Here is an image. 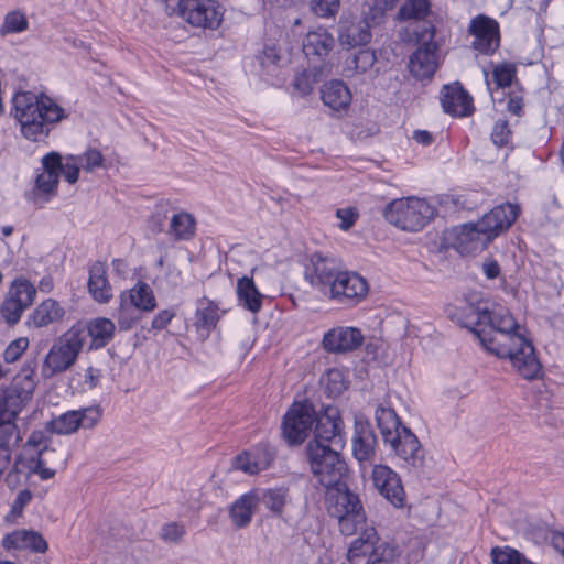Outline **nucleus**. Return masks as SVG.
<instances>
[{
  "label": "nucleus",
  "instance_id": "13d9d810",
  "mask_svg": "<svg viewBox=\"0 0 564 564\" xmlns=\"http://www.w3.org/2000/svg\"><path fill=\"white\" fill-rule=\"evenodd\" d=\"M185 534L183 525L172 522L163 525L160 536L166 542H178Z\"/></svg>",
  "mask_w": 564,
  "mask_h": 564
},
{
  "label": "nucleus",
  "instance_id": "c03bdc74",
  "mask_svg": "<svg viewBox=\"0 0 564 564\" xmlns=\"http://www.w3.org/2000/svg\"><path fill=\"white\" fill-rule=\"evenodd\" d=\"M171 206L169 203H160L155 206L153 214L150 216L148 226L153 232H161L164 230V221L170 219L169 216Z\"/></svg>",
  "mask_w": 564,
  "mask_h": 564
},
{
  "label": "nucleus",
  "instance_id": "338daca9",
  "mask_svg": "<svg viewBox=\"0 0 564 564\" xmlns=\"http://www.w3.org/2000/svg\"><path fill=\"white\" fill-rule=\"evenodd\" d=\"M413 139L423 145H429L433 142V135L425 130H416L413 133Z\"/></svg>",
  "mask_w": 564,
  "mask_h": 564
},
{
  "label": "nucleus",
  "instance_id": "0eeeda50",
  "mask_svg": "<svg viewBox=\"0 0 564 564\" xmlns=\"http://www.w3.org/2000/svg\"><path fill=\"white\" fill-rule=\"evenodd\" d=\"M36 387L35 365L24 366L14 377L11 386L0 393V430L10 434H21L17 420L30 402Z\"/></svg>",
  "mask_w": 564,
  "mask_h": 564
},
{
  "label": "nucleus",
  "instance_id": "e433bc0d",
  "mask_svg": "<svg viewBox=\"0 0 564 564\" xmlns=\"http://www.w3.org/2000/svg\"><path fill=\"white\" fill-rule=\"evenodd\" d=\"M166 232L176 240L191 239L195 234L194 217L186 212L173 213Z\"/></svg>",
  "mask_w": 564,
  "mask_h": 564
},
{
  "label": "nucleus",
  "instance_id": "9d476101",
  "mask_svg": "<svg viewBox=\"0 0 564 564\" xmlns=\"http://www.w3.org/2000/svg\"><path fill=\"white\" fill-rule=\"evenodd\" d=\"M434 36V26L424 29L417 35V48L409 61L410 73L416 79H431L442 63L440 46Z\"/></svg>",
  "mask_w": 564,
  "mask_h": 564
},
{
  "label": "nucleus",
  "instance_id": "a878e982",
  "mask_svg": "<svg viewBox=\"0 0 564 564\" xmlns=\"http://www.w3.org/2000/svg\"><path fill=\"white\" fill-rule=\"evenodd\" d=\"M73 326H82L85 330L84 344L90 337L96 348L106 346L112 339L116 329L113 322L106 317L95 318L87 325L78 322Z\"/></svg>",
  "mask_w": 564,
  "mask_h": 564
},
{
  "label": "nucleus",
  "instance_id": "39448f33",
  "mask_svg": "<svg viewBox=\"0 0 564 564\" xmlns=\"http://www.w3.org/2000/svg\"><path fill=\"white\" fill-rule=\"evenodd\" d=\"M377 426L383 443L403 460L406 467L419 469L424 464V451L416 435L404 426L393 409L379 406L376 410Z\"/></svg>",
  "mask_w": 564,
  "mask_h": 564
},
{
  "label": "nucleus",
  "instance_id": "a18cd8bd",
  "mask_svg": "<svg viewBox=\"0 0 564 564\" xmlns=\"http://www.w3.org/2000/svg\"><path fill=\"white\" fill-rule=\"evenodd\" d=\"M325 389L329 395H338L346 389L343 373L337 369H332L326 375Z\"/></svg>",
  "mask_w": 564,
  "mask_h": 564
},
{
  "label": "nucleus",
  "instance_id": "49530a36",
  "mask_svg": "<svg viewBox=\"0 0 564 564\" xmlns=\"http://www.w3.org/2000/svg\"><path fill=\"white\" fill-rule=\"evenodd\" d=\"M311 9L316 15L333 17L339 9V0H312Z\"/></svg>",
  "mask_w": 564,
  "mask_h": 564
},
{
  "label": "nucleus",
  "instance_id": "cd10ccee",
  "mask_svg": "<svg viewBox=\"0 0 564 564\" xmlns=\"http://www.w3.org/2000/svg\"><path fill=\"white\" fill-rule=\"evenodd\" d=\"M333 46L334 39L325 29L308 32L303 41V52L307 58L325 57Z\"/></svg>",
  "mask_w": 564,
  "mask_h": 564
},
{
  "label": "nucleus",
  "instance_id": "6ab92c4d",
  "mask_svg": "<svg viewBox=\"0 0 564 564\" xmlns=\"http://www.w3.org/2000/svg\"><path fill=\"white\" fill-rule=\"evenodd\" d=\"M469 32L474 36L473 46L482 54H491L499 46V25L487 17H477L471 20Z\"/></svg>",
  "mask_w": 564,
  "mask_h": 564
},
{
  "label": "nucleus",
  "instance_id": "680f3d73",
  "mask_svg": "<svg viewBox=\"0 0 564 564\" xmlns=\"http://www.w3.org/2000/svg\"><path fill=\"white\" fill-rule=\"evenodd\" d=\"M32 499V494L29 490H21L12 506L13 511H21Z\"/></svg>",
  "mask_w": 564,
  "mask_h": 564
},
{
  "label": "nucleus",
  "instance_id": "c9c22d12",
  "mask_svg": "<svg viewBox=\"0 0 564 564\" xmlns=\"http://www.w3.org/2000/svg\"><path fill=\"white\" fill-rule=\"evenodd\" d=\"M219 319L217 306L207 299H200L196 307L195 326L202 337H207Z\"/></svg>",
  "mask_w": 564,
  "mask_h": 564
},
{
  "label": "nucleus",
  "instance_id": "58836bf2",
  "mask_svg": "<svg viewBox=\"0 0 564 564\" xmlns=\"http://www.w3.org/2000/svg\"><path fill=\"white\" fill-rule=\"evenodd\" d=\"M429 0H405L400 7L398 19L400 21L424 20L431 12Z\"/></svg>",
  "mask_w": 564,
  "mask_h": 564
},
{
  "label": "nucleus",
  "instance_id": "20e7f679",
  "mask_svg": "<svg viewBox=\"0 0 564 564\" xmlns=\"http://www.w3.org/2000/svg\"><path fill=\"white\" fill-rule=\"evenodd\" d=\"M14 118L24 138L39 141L48 134V124L61 121L64 110L50 97L30 91L18 93L13 98Z\"/></svg>",
  "mask_w": 564,
  "mask_h": 564
},
{
  "label": "nucleus",
  "instance_id": "864d4df0",
  "mask_svg": "<svg viewBox=\"0 0 564 564\" xmlns=\"http://www.w3.org/2000/svg\"><path fill=\"white\" fill-rule=\"evenodd\" d=\"M80 164L75 155H70L66 159V162H62L61 173L64 174L65 180L69 184H74L78 180Z\"/></svg>",
  "mask_w": 564,
  "mask_h": 564
},
{
  "label": "nucleus",
  "instance_id": "f704fd0d",
  "mask_svg": "<svg viewBox=\"0 0 564 564\" xmlns=\"http://www.w3.org/2000/svg\"><path fill=\"white\" fill-rule=\"evenodd\" d=\"M65 315V310L53 299L43 301L30 317V323L40 328L48 324L61 321Z\"/></svg>",
  "mask_w": 564,
  "mask_h": 564
},
{
  "label": "nucleus",
  "instance_id": "ea45409f",
  "mask_svg": "<svg viewBox=\"0 0 564 564\" xmlns=\"http://www.w3.org/2000/svg\"><path fill=\"white\" fill-rule=\"evenodd\" d=\"M29 28V21L26 15L20 10H13L8 12L3 22L0 25V36H7L8 34L20 33Z\"/></svg>",
  "mask_w": 564,
  "mask_h": 564
},
{
  "label": "nucleus",
  "instance_id": "4be33fe9",
  "mask_svg": "<svg viewBox=\"0 0 564 564\" xmlns=\"http://www.w3.org/2000/svg\"><path fill=\"white\" fill-rule=\"evenodd\" d=\"M441 102L444 111L452 116L466 117L474 111L473 98L458 83L444 86Z\"/></svg>",
  "mask_w": 564,
  "mask_h": 564
},
{
  "label": "nucleus",
  "instance_id": "7ed1b4c3",
  "mask_svg": "<svg viewBox=\"0 0 564 564\" xmlns=\"http://www.w3.org/2000/svg\"><path fill=\"white\" fill-rule=\"evenodd\" d=\"M305 279L323 294L340 304L351 305L364 299L368 284L360 275L340 269L337 261L321 253L311 257Z\"/></svg>",
  "mask_w": 564,
  "mask_h": 564
},
{
  "label": "nucleus",
  "instance_id": "2f4dec72",
  "mask_svg": "<svg viewBox=\"0 0 564 564\" xmlns=\"http://www.w3.org/2000/svg\"><path fill=\"white\" fill-rule=\"evenodd\" d=\"M323 102L333 110L346 109L351 101L348 87L338 80L330 82L322 89Z\"/></svg>",
  "mask_w": 564,
  "mask_h": 564
},
{
  "label": "nucleus",
  "instance_id": "f8f14e48",
  "mask_svg": "<svg viewBox=\"0 0 564 564\" xmlns=\"http://www.w3.org/2000/svg\"><path fill=\"white\" fill-rule=\"evenodd\" d=\"M393 549L387 543H379L376 530L370 528L351 543L347 557L350 564H378L393 557Z\"/></svg>",
  "mask_w": 564,
  "mask_h": 564
},
{
  "label": "nucleus",
  "instance_id": "5701e85b",
  "mask_svg": "<svg viewBox=\"0 0 564 564\" xmlns=\"http://www.w3.org/2000/svg\"><path fill=\"white\" fill-rule=\"evenodd\" d=\"M43 172L35 180L34 195L52 196L55 194L62 167V156L51 152L42 159Z\"/></svg>",
  "mask_w": 564,
  "mask_h": 564
},
{
  "label": "nucleus",
  "instance_id": "72a5a7b5",
  "mask_svg": "<svg viewBox=\"0 0 564 564\" xmlns=\"http://www.w3.org/2000/svg\"><path fill=\"white\" fill-rule=\"evenodd\" d=\"M88 289L98 302H108L111 297V288L106 276V267L102 262H96L90 267Z\"/></svg>",
  "mask_w": 564,
  "mask_h": 564
},
{
  "label": "nucleus",
  "instance_id": "bf43d9fd",
  "mask_svg": "<svg viewBox=\"0 0 564 564\" xmlns=\"http://www.w3.org/2000/svg\"><path fill=\"white\" fill-rule=\"evenodd\" d=\"M174 317V313L169 310L161 311L152 321V328L154 329H163Z\"/></svg>",
  "mask_w": 564,
  "mask_h": 564
},
{
  "label": "nucleus",
  "instance_id": "3c124183",
  "mask_svg": "<svg viewBox=\"0 0 564 564\" xmlns=\"http://www.w3.org/2000/svg\"><path fill=\"white\" fill-rule=\"evenodd\" d=\"M516 75V68L510 64H501L494 69V79L498 87L510 86Z\"/></svg>",
  "mask_w": 564,
  "mask_h": 564
},
{
  "label": "nucleus",
  "instance_id": "2eb2a0df",
  "mask_svg": "<svg viewBox=\"0 0 564 564\" xmlns=\"http://www.w3.org/2000/svg\"><path fill=\"white\" fill-rule=\"evenodd\" d=\"M101 417V409L98 405L68 411L47 423L52 433L68 435L79 427L91 429Z\"/></svg>",
  "mask_w": 564,
  "mask_h": 564
},
{
  "label": "nucleus",
  "instance_id": "774afa93",
  "mask_svg": "<svg viewBox=\"0 0 564 564\" xmlns=\"http://www.w3.org/2000/svg\"><path fill=\"white\" fill-rule=\"evenodd\" d=\"M294 85L295 88L299 89L303 95H306L312 90V86L306 75L296 77Z\"/></svg>",
  "mask_w": 564,
  "mask_h": 564
},
{
  "label": "nucleus",
  "instance_id": "c756f323",
  "mask_svg": "<svg viewBox=\"0 0 564 564\" xmlns=\"http://www.w3.org/2000/svg\"><path fill=\"white\" fill-rule=\"evenodd\" d=\"M258 507L257 495L253 491L242 495L231 506L229 517L237 528L247 527Z\"/></svg>",
  "mask_w": 564,
  "mask_h": 564
},
{
  "label": "nucleus",
  "instance_id": "412c9836",
  "mask_svg": "<svg viewBox=\"0 0 564 564\" xmlns=\"http://www.w3.org/2000/svg\"><path fill=\"white\" fill-rule=\"evenodd\" d=\"M364 340V336L355 327H337L325 333L323 337V347L328 352H345L358 348Z\"/></svg>",
  "mask_w": 564,
  "mask_h": 564
},
{
  "label": "nucleus",
  "instance_id": "4d7b16f0",
  "mask_svg": "<svg viewBox=\"0 0 564 564\" xmlns=\"http://www.w3.org/2000/svg\"><path fill=\"white\" fill-rule=\"evenodd\" d=\"M336 217L340 220L339 228L341 230H349L358 218V212L355 207L338 208Z\"/></svg>",
  "mask_w": 564,
  "mask_h": 564
},
{
  "label": "nucleus",
  "instance_id": "6e6d98bb",
  "mask_svg": "<svg viewBox=\"0 0 564 564\" xmlns=\"http://www.w3.org/2000/svg\"><path fill=\"white\" fill-rule=\"evenodd\" d=\"M511 131L508 127L507 121H497L491 132L492 142L498 147H503L508 143Z\"/></svg>",
  "mask_w": 564,
  "mask_h": 564
},
{
  "label": "nucleus",
  "instance_id": "473e14b6",
  "mask_svg": "<svg viewBox=\"0 0 564 564\" xmlns=\"http://www.w3.org/2000/svg\"><path fill=\"white\" fill-rule=\"evenodd\" d=\"M120 299L141 312H151L156 306L153 291L150 285L144 282L137 283L128 292L122 293Z\"/></svg>",
  "mask_w": 564,
  "mask_h": 564
},
{
  "label": "nucleus",
  "instance_id": "6e6552de",
  "mask_svg": "<svg viewBox=\"0 0 564 564\" xmlns=\"http://www.w3.org/2000/svg\"><path fill=\"white\" fill-rule=\"evenodd\" d=\"M85 330L82 326H72L59 336L46 354L41 373L43 378H52L69 370L77 361L84 348Z\"/></svg>",
  "mask_w": 564,
  "mask_h": 564
},
{
  "label": "nucleus",
  "instance_id": "0e129e2a",
  "mask_svg": "<svg viewBox=\"0 0 564 564\" xmlns=\"http://www.w3.org/2000/svg\"><path fill=\"white\" fill-rule=\"evenodd\" d=\"M550 542L552 546L564 556V532H552Z\"/></svg>",
  "mask_w": 564,
  "mask_h": 564
},
{
  "label": "nucleus",
  "instance_id": "bb28decb",
  "mask_svg": "<svg viewBox=\"0 0 564 564\" xmlns=\"http://www.w3.org/2000/svg\"><path fill=\"white\" fill-rule=\"evenodd\" d=\"M3 546L7 549H30L40 553L47 550V543L40 533L26 530H18L4 536Z\"/></svg>",
  "mask_w": 564,
  "mask_h": 564
},
{
  "label": "nucleus",
  "instance_id": "393cba45",
  "mask_svg": "<svg viewBox=\"0 0 564 564\" xmlns=\"http://www.w3.org/2000/svg\"><path fill=\"white\" fill-rule=\"evenodd\" d=\"M456 241L454 247L460 253H473L481 251L489 243L482 231L479 230L478 224H464L455 229Z\"/></svg>",
  "mask_w": 564,
  "mask_h": 564
},
{
  "label": "nucleus",
  "instance_id": "ddd939ff",
  "mask_svg": "<svg viewBox=\"0 0 564 564\" xmlns=\"http://www.w3.org/2000/svg\"><path fill=\"white\" fill-rule=\"evenodd\" d=\"M315 422V410L306 402H295L288 410L282 422V434L291 444H301L307 437Z\"/></svg>",
  "mask_w": 564,
  "mask_h": 564
},
{
  "label": "nucleus",
  "instance_id": "f257e3e1",
  "mask_svg": "<svg viewBox=\"0 0 564 564\" xmlns=\"http://www.w3.org/2000/svg\"><path fill=\"white\" fill-rule=\"evenodd\" d=\"M463 325L475 334L487 351L499 358H508L524 379L532 380L539 376L541 364L534 348L519 333L520 327L507 308L489 301L469 304Z\"/></svg>",
  "mask_w": 564,
  "mask_h": 564
},
{
  "label": "nucleus",
  "instance_id": "b1692460",
  "mask_svg": "<svg viewBox=\"0 0 564 564\" xmlns=\"http://www.w3.org/2000/svg\"><path fill=\"white\" fill-rule=\"evenodd\" d=\"M371 40V30L359 18L343 19L339 24V41L341 45L355 47L366 45Z\"/></svg>",
  "mask_w": 564,
  "mask_h": 564
},
{
  "label": "nucleus",
  "instance_id": "f03ea898",
  "mask_svg": "<svg viewBox=\"0 0 564 564\" xmlns=\"http://www.w3.org/2000/svg\"><path fill=\"white\" fill-rule=\"evenodd\" d=\"M314 438L306 445L311 471L317 484H330L345 476L346 464L339 449L344 447L343 421L335 406H326L315 415Z\"/></svg>",
  "mask_w": 564,
  "mask_h": 564
},
{
  "label": "nucleus",
  "instance_id": "e2e57ef3",
  "mask_svg": "<svg viewBox=\"0 0 564 564\" xmlns=\"http://www.w3.org/2000/svg\"><path fill=\"white\" fill-rule=\"evenodd\" d=\"M99 379H100V371L93 367H89L86 370L84 383L86 386H88L89 389H94L98 386Z\"/></svg>",
  "mask_w": 564,
  "mask_h": 564
},
{
  "label": "nucleus",
  "instance_id": "37998d69",
  "mask_svg": "<svg viewBox=\"0 0 564 564\" xmlns=\"http://www.w3.org/2000/svg\"><path fill=\"white\" fill-rule=\"evenodd\" d=\"M76 158L80 167L86 172H94L96 169L105 166V158L102 153L95 148H88L80 155H76Z\"/></svg>",
  "mask_w": 564,
  "mask_h": 564
},
{
  "label": "nucleus",
  "instance_id": "a19ab883",
  "mask_svg": "<svg viewBox=\"0 0 564 564\" xmlns=\"http://www.w3.org/2000/svg\"><path fill=\"white\" fill-rule=\"evenodd\" d=\"M388 11L387 7L379 0L372 2H365L361 8V15L359 19L369 25L371 30L373 26L379 25L384 18V13Z\"/></svg>",
  "mask_w": 564,
  "mask_h": 564
},
{
  "label": "nucleus",
  "instance_id": "79ce46f5",
  "mask_svg": "<svg viewBox=\"0 0 564 564\" xmlns=\"http://www.w3.org/2000/svg\"><path fill=\"white\" fill-rule=\"evenodd\" d=\"M140 313V310L120 299L118 311V324L120 329L127 330L133 327L141 317Z\"/></svg>",
  "mask_w": 564,
  "mask_h": 564
},
{
  "label": "nucleus",
  "instance_id": "5fc2aeb1",
  "mask_svg": "<svg viewBox=\"0 0 564 564\" xmlns=\"http://www.w3.org/2000/svg\"><path fill=\"white\" fill-rule=\"evenodd\" d=\"M249 453L252 455L256 462L253 466H258L260 471L269 468L271 463L273 462V454L265 446L257 447L254 451H251Z\"/></svg>",
  "mask_w": 564,
  "mask_h": 564
},
{
  "label": "nucleus",
  "instance_id": "f3484780",
  "mask_svg": "<svg viewBox=\"0 0 564 564\" xmlns=\"http://www.w3.org/2000/svg\"><path fill=\"white\" fill-rule=\"evenodd\" d=\"M518 212V206L502 204L484 215L477 224L485 239L490 242L498 235L507 230L517 219Z\"/></svg>",
  "mask_w": 564,
  "mask_h": 564
},
{
  "label": "nucleus",
  "instance_id": "8fccbe9b",
  "mask_svg": "<svg viewBox=\"0 0 564 564\" xmlns=\"http://www.w3.org/2000/svg\"><path fill=\"white\" fill-rule=\"evenodd\" d=\"M260 66L268 73H273L280 56L273 46H265L257 57Z\"/></svg>",
  "mask_w": 564,
  "mask_h": 564
},
{
  "label": "nucleus",
  "instance_id": "423d86ee",
  "mask_svg": "<svg viewBox=\"0 0 564 564\" xmlns=\"http://www.w3.org/2000/svg\"><path fill=\"white\" fill-rule=\"evenodd\" d=\"M319 485L325 488L328 514L337 520L341 534L350 536L362 530L366 516L360 499L349 491L344 477Z\"/></svg>",
  "mask_w": 564,
  "mask_h": 564
},
{
  "label": "nucleus",
  "instance_id": "1a4fd4ad",
  "mask_svg": "<svg viewBox=\"0 0 564 564\" xmlns=\"http://www.w3.org/2000/svg\"><path fill=\"white\" fill-rule=\"evenodd\" d=\"M434 215V207L416 197L394 199L384 209L388 223L408 231L421 230Z\"/></svg>",
  "mask_w": 564,
  "mask_h": 564
},
{
  "label": "nucleus",
  "instance_id": "dca6fc26",
  "mask_svg": "<svg viewBox=\"0 0 564 564\" xmlns=\"http://www.w3.org/2000/svg\"><path fill=\"white\" fill-rule=\"evenodd\" d=\"M375 488L394 507L401 508L405 492L399 475L386 465H375L371 473Z\"/></svg>",
  "mask_w": 564,
  "mask_h": 564
},
{
  "label": "nucleus",
  "instance_id": "4c0bfd02",
  "mask_svg": "<svg viewBox=\"0 0 564 564\" xmlns=\"http://www.w3.org/2000/svg\"><path fill=\"white\" fill-rule=\"evenodd\" d=\"M375 62L376 55L373 51L360 50L346 59V76L367 73L372 68Z\"/></svg>",
  "mask_w": 564,
  "mask_h": 564
},
{
  "label": "nucleus",
  "instance_id": "de8ad7c7",
  "mask_svg": "<svg viewBox=\"0 0 564 564\" xmlns=\"http://www.w3.org/2000/svg\"><path fill=\"white\" fill-rule=\"evenodd\" d=\"M491 557L495 564H518L521 558V554L510 547H494L491 550Z\"/></svg>",
  "mask_w": 564,
  "mask_h": 564
},
{
  "label": "nucleus",
  "instance_id": "7c9ffc66",
  "mask_svg": "<svg viewBox=\"0 0 564 564\" xmlns=\"http://www.w3.org/2000/svg\"><path fill=\"white\" fill-rule=\"evenodd\" d=\"M237 296L239 304L246 310L252 313L261 310L263 295L257 289L252 278L245 275L238 279Z\"/></svg>",
  "mask_w": 564,
  "mask_h": 564
},
{
  "label": "nucleus",
  "instance_id": "4468645a",
  "mask_svg": "<svg viewBox=\"0 0 564 564\" xmlns=\"http://www.w3.org/2000/svg\"><path fill=\"white\" fill-rule=\"evenodd\" d=\"M35 294L36 290L30 282L15 280L0 307L1 316L11 325L18 323L23 311L33 303Z\"/></svg>",
  "mask_w": 564,
  "mask_h": 564
},
{
  "label": "nucleus",
  "instance_id": "9b49d317",
  "mask_svg": "<svg viewBox=\"0 0 564 564\" xmlns=\"http://www.w3.org/2000/svg\"><path fill=\"white\" fill-rule=\"evenodd\" d=\"M175 14L195 28L215 30L223 12L217 0H178Z\"/></svg>",
  "mask_w": 564,
  "mask_h": 564
},
{
  "label": "nucleus",
  "instance_id": "603ef678",
  "mask_svg": "<svg viewBox=\"0 0 564 564\" xmlns=\"http://www.w3.org/2000/svg\"><path fill=\"white\" fill-rule=\"evenodd\" d=\"M29 340L26 338H18L13 340L4 350L3 358L7 362L17 361L22 352L28 348Z\"/></svg>",
  "mask_w": 564,
  "mask_h": 564
},
{
  "label": "nucleus",
  "instance_id": "c85d7f7f",
  "mask_svg": "<svg viewBox=\"0 0 564 564\" xmlns=\"http://www.w3.org/2000/svg\"><path fill=\"white\" fill-rule=\"evenodd\" d=\"M258 505H263L274 517L281 518L290 502L289 489L284 487L253 490Z\"/></svg>",
  "mask_w": 564,
  "mask_h": 564
},
{
  "label": "nucleus",
  "instance_id": "052dcab7",
  "mask_svg": "<svg viewBox=\"0 0 564 564\" xmlns=\"http://www.w3.org/2000/svg\"><path fill=\"white\" fill-rule=\"evenodd\" d=\"M44 445L48 444L46 443L45 436L42 432H33L26 442V447L34 449L35 453Z\"/></svg>",
  "mask_w": 564,
  "mask_h": 564
},
{
  "label": "nucleus",
  "instance_id": "aec40b11",
  "mask_svg": "<svg viewBox=\"0 0 564 564\" xmlns=\"http://www.w3.org/2000/svg\"><path fill=\"white\" fill-rule=\"evenodd\" d=\"M351 442L354 457L361 465L373 459L377 436L370 422L362 416H356L355 419V433Z\"/></svg>",
  "mask_w": 564,
  "mask_h": 564
},
{
  "label": "nucleus",
  "instance_id": "09e8293b",
  "mask_svg": "<svg viewBox=\"0 0 564 564\" xmlns=\"http://www.w3.org/2000/svg\"><path fill=\"white\" fill-rule=\"evenodd\" d=\"M254 459L249 452H243L236 456L232 462V466L237 470H241L248 475H256L260 473L258 466H253Z\"/></svg>",
  "mask_w": 564,
  "mask_h": 564
},
{
  "label": "nucleus",
  "instance_id": "69168bd1",
  "mask_svg": "<svg viewBox=\"0 0 564 564\" xmlns=\"http://www.w3.org/2000/svg\"><path fill=\"white\" fill-rule=\"evenodd\" d=\"M482 269L488 279L497 278L500 272V268L496 261H486L482 264Z\"/></svg>",
  "mask_w": 564,
  "mask_h": 564
},
{
  "label": "nucleus",
  "instance_id": "a211bd4d",
  "mask_svg": "<svg viewBox=\"0 0 564 564\" xmlns=\"http://www.w3.org/2000/svg\"><path fill=\"white\" fill-rule=\"evenodd\" d=\"M67 454L65 451H57L51 445H44L29 462L30 473L36 474L42 480L51 479L58 469L65 468Z\"/></svg>",
  "mask_w": 564,
  "mask_h": 564
}]
</instances>
